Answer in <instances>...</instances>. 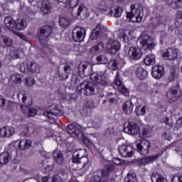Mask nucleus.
<instances>
[{"label": "nucleus", "mask_w": 182, "mask_h": 182, "mask_svg": "<svg viewBox=\"0 0 182 182\" xmlns=\"http://www.w3.org/2000/svg\"><path fill=\"white\" fill-rule=\"evenodd\" d=\"M151 147L150 141L147 139H142L140 143L136 144L137 152L141 156H147Z\"/></svg>", "instance_id": "obj_10"}, {"label": "nucleus", "mask_w": 182, "mask_h": 182, "mask_svg": "<svg viewBox=\"0 0 182 182\" xmlns=\"http://www.w3.org/2000/svg\"><path fill=\"white\" fill-rule=\"evenodd\" d=\"M15 134L14 127L6 126L0 129V137H11Z\"/></svg>", "instance_id": "obj_19"}, {"label": "nucleus", "mask_w": 182, "mask_h": 182, "mask_svg": "<svg viewBox=\"0 0 182 182\" xmlns=\"http://www.w3.org/2000/svg\"><path fill=\"white\" fill-rule=\"evenodd\" d=\"M159 177L160 174H159L157 172H152L151 174V180L152 182H157Z\"/></svg>", "instance_id": "obj_55"}, {"label": "nucleus", "mask_w": 182, "mask_h": 182, "mask_svg": "<svg viewBox=\"0 0 182 182\" xmlns=\"http://www.w3.org/2000/svg\"><path fill=\"white\" fill-rule=\"evenodd\" d=\"M182 6V0H175L173 9H180Z\"/></svg>", "instance_id": "obj_56"}, {"label": "nucleus", "mask_w": 182, "mask_h": 182, "mask_svg": "<svg viewBox=\"0 0 182 182\" xmlns=\"http://www.w3.org/2000/svg\"><path fill=\"white\" fill-rule=\"evenodd\" d=\"M91 79H93L97 85L106 87L109 85V80L103 74L94 73L91 75Z\"/></svg>", "instance_id": "obj_14"}, {"label": "nucleus", "mask_w": 182, "mask_h": 182, "mask_svg": "<svg viewBox=\"0 0 182 182\" xmlns=\"http://www.w3.org/2000/svg\"><path fill=\"white\" fill-rule=\"evenodd\" d=\"M70 23V22L69 21V19L65 17H60L59 19V25L61 28H68L69 27Z\"/></svg>", "instance_id": "obj_40"}, {"label": "nucleus", "mask_w": 182, "mask_h": 182, "mask_svg": "<svg viewBox=\"0 0 182 182\" xmlns=\"http://www.w3.org/2000/svg\"><path fill=\"white\" fill-rule=\"evenodd\" d=\"M174 79H176V70L174 69H171L168 77V80H169V82H173Z\"/></svg>", "instance_id": "obj_54"}, {"label": "nucleus", "mask_w": 182, "mask_h": 182, "mask_svg": "<svg viewBox=\"0 0 182 182\" xmlns=\"http://www.w3.org/2000/svg\"><path fill=\"white\" fill-rule=\"evenodd\" d=\"M102 121L100 118H95L92 121V126L95 129H99V127H102Z\"/></svg>", "instance_id": "obj_46"}, {"label": "nucleus", "mask_w": 182, "mask_h": 182, "mask_svg": "<svg viewBox=\"0 0 182 182\" xmlns=\"http://www.w3.org/2000/svg\"><path fill=\"white\" fill-rule=\"evenodd\" d=\"M146 106L139 105V107H136L135 112L137 116H144V114H146Z\"/></svg>", "instance_id": "obj_42"}, {"label": "nucleus", "mask_w": 182, "mask_h": 182, "mask_svg": "<svg viewBox=\"0 0 182 182\" xmlns=\"http://www.w3.org/2000/svg\"><path fill=\"white\" fill-rule=\"evenodd\" d=\"M109 66H110V69L112 70H115L117 68V61L114 60L109 63Z\"/></svg>", "instance_id": "obj_57"}, {"label": "nucleus", "mask_w": 182, "mask_h": 182, "mask_svg": "<svg viewBox=\"0 0 182 182\" xmlns=\"http://www.w3.org/2000/svg\"><path fill=\"white\" fill-rule=\"evenodd\" d=\"M32 146V141L28 139H21L18 144L19 150H26Z\"/></svg>", "instance_id": "obj_31"}, {"label": "nucleus", "mask_w": 182, "mask_h": 182, "mask_svg": "<svg viewBox=\"0 0 182 182\" xmlns=\"http://www.w3.org/2000/svg\"><path fill=\"white\" fill-rule=\"evenodd\" d=\"M175 25L177 28L182 25V11H178L176 14V22Z\"/></svg>", "instance_id": "obj_39"}, {"label": "nucleus", "mask_w": 182, "mask_h": 182, "mask_svg": "<svg viewBox=\"0 0 182 182\" xmlns=\"http://www.w3.org/2000/svg\"><path fill=\"white\" fill-rule=\"evenodd\" d=\"M151 75L154 79H161L164 76V68L161 65L152 67Z\"/></svg>", "instance_id": "obj_18"}, {"label": "nucleus", "mask_w": 182, "mask_h": 182, "mask_svg": "<svg viewBox=\"0 0 182 182\" xmlns=\"http://www.w3.org/2000/svg\"><path fill=\"white\" fill-rule=\"evenodd\" d=\"M90 68L87 67L86 64H79L78 65V72L79 73H83V75H87L89 73V70Z\"/></svg>", "instance_id": "obj_38"}, {"label": "nucleus", "mask_w": 182, "mask_h": 182, "mask_svg": "<svg viewBox=\"0 0 182 182\" xmlns=\"http://www.w3.org/2000/svg\"><path fill=\"white\" fill-rule=\"evenodd\" d=\"M144 63L146 66H150V65H154L156 63V55L154 54H149L146 55L144 60Z\"/></svg>", "instance_id": "obj_33"}, {"label": "nucleus", "mask_w": 182, "mask_h": 182, "mask_svg": "<svg viewBox=\"0 0 182 182\" xmlns=\"http://www.w3.org/2000/svg\"><path fill=\"white\" fill-rule=\"evenodd\" d=\"M86 36V29L77 26L73 29L72 38L74 42H83Z\"/></svg>", "instance_id": "obj_9"}, {"label": "nucleus", "mask_w": 182, "mask_h": 182, "mask_svg": "<svg viewBox=\"0 0 182 182\" xmlns=\"http://www.w3.org/2000/svg\"><path fill=\"white\" fill-rule=\"evenodd\" d=\"M120 48V43L116 40H109L106 44L107 52L109 55H116Z\"/></svg>", "instance_id": "obj_11"}, {"label": "nucleus", "mask_w": 182, "mask_h": 182, "mask_svg": "<svg viewBox=\"0 0 182 182\" xmlns=\"http://www.w3.org/2000/svg\"><path fill=\"white\" fill-rule=\"evenodd\" d=\"M25 28H26V21L23 19H18L17 23H16L15 29L17 31H23Z\"/></svg>", "instance_id": "obj_36"}, {"label": "nucleus", "mask_w": 182, "mask_h": 182, "mask_svg": "<svg viewBox=\"0 0 182 182\" xmlns=\"http://www.w3.org/2000/svg\"><path fill=\"white\" fill-rule=\"evenodd\" d=\"M31 107H28L26 105H21L20 109L22 112V113L24 114V116H26L28 117L29 114V109Z\"/></svg>", "instance_id": "obj_49"}, {"label": "nucleus", "mask_w": 182, "mask_h": 182, "mask_svg": "<svg viewBox=\"0 0 182 182\" xmlns=\"http://www.w3.org/2000/svg\"><path fill=\"white\" fill-rule=\"evenodd\" d=\"M77 93H85L86 96H91L92 95H97L102 92L97 84L90 81H82L80 85L77 86Z\"/></svg>", "instance_id": "obj_2"}, {"label": "nucleus", "mask_w": 182, "mask_h": 182, "mask_svg": "<svg viewBox=\"0 0 182 182\" xmlns=\"http://www.w3.org/2000/svg\"><path fill=\"white\" fill-rule=\"evenodd\" d=\"M122 13L123 9L117 6L111 7L108 11L109 15H111V16H114V18H120Z\"/></svg>", "instance_id": "obj_25"}, {"label": "nucleus", "mask_w": 182, "mask_h": 182, "mask_svg": "<svg viewBox=\"0 0 182 182\" xmlns=\"http://www.w3.org/2000/svg\"><path fill=\"white\" fill-rule=\"evenodd\" d=\"M141 39L140 44L141 49H144V50H153L154 49L156 43L151 36L144 33L141 35Z\"/></svg>", "instance_id": "obj_4"}, {"label": "nucleus", "mask_w": 182, "mask_h": 182, "mask_svg": "<svg viewBox=\"0 0 182 182\" xmlns=\"http://www.w3.org/2000/svg\"><path fill=\"white\" fill-rule=\"evenodd\" d=\"M63 180L59 176L55 175L53 177H50L49 179L48 177L42 178V182H63Z\"/></svg>", "instance_id": "obj_35"}, {"label": "nucleus", "mask_w": 182, "mask_h": 182, "mask_svg": "<svg viewBox=\"0 0 182 182\" xmlns=\"http://www.w3.org/2000/svg\"><path fill=\"white\" fill-rule=\"evenodd\" d=\"M66 132H68L72 137H77L78 140L83 141L85 146H92V141H90L89 139L85 137L83 132H82V127L77 123L73 122L72 124H68L66 127Z\"/></svg>", "instance_id": "obj_3"}, {"label": "nucleus", "mask_w": 182, "mask_h": 182, "mask_svg": "<svg viewBox=\"0 0 182 182\" xmlns=\"http://www.w3.org/2000/svg\"><path fill=\"white\" fill-rule=\"evenodd\" d=\"M136 75L139 79L143 80L147 77V70L141 67H139L136 70Z\"/></svg>", "instance_id": "obj_32"}, {"label": "nucleus", "mask_w": 182, "mask_h": 182, "mask_svg": "<svg viewBox=\"0 0 182 182\" xmlns=\"http://www.w3.org/2000/svg\"><path fill=\"white\" fill-rule=\"evenodd\" d=\"M99 36H100V33H99V31H96V30H92L90 34V38L91 41L97 39Z\"/></svg>", "instance_id": "obj_48"}, {"label": "nucleus", "mask_w": 182, "mask_h": 182, "mask_svg": "<svg viewBox=\"0 0 182 182\" xmlns=\"http://www.w3.org/2000/svg\"><path fill=\"white\" fill-rule=\"evenodd\" d=\"M129 36H132V31L131 30H125L124 32L122 33V38L124 41V42H129Z\"/></svg>", "instance_id": "obj_45"}, {"label": "nucleus", "mask_w": 182, "mask_h": 182, "mask_svg": "<svg viewBox=\"0 0 182 182\" xmlns=\"http://www.w3.org/2000/svg\"><path fill=\"white\" fill-rule=\"evenodd\" d=\"M162 56L166 60H176L178 58V51L176 48H168L163 53Z\"/></svg>", "instance_id": "obj_13"}, {"label": "nucleus", "mask_w": 182, "mask_h": 182, "mask_svg": "<svg viewBox=\"0 0 182 182\" xmlns=\"http://www.w3.org/2000/svg\"><path fill=\"white\" fill-rule=\"evenodd\" d=\"M98 9H100V11H103L104 12H106V11H109V7L107 6V5H106V3L102 2V3H100L98 5Z\"/></svg>", "instance_id": "obj_53"}, {"label": "nucleus", "mask_w": 182, "mask_h": 182, "mask_svg": "<svg viewBox=\"0 0 182 182\" xmlns=\"http://www.w3.org/2000/svg\"><path fill=\"white\" fill-rule=\"evenodd\" d=\"M171 182H182V176L175 175L171 178Z\"/></svg>", "instance_id": "obj_59"}, {"label": "nucleus", "mask_w": 182, "mask_h": 182, "mask_svg": "<svg viewBox=\"0 0 182 182\" xmlns=\"http://www.w3.org/2000/svg\"><path fill=\"white\" fill-rule=\"evenodd\" d=\"M95 106V101L93 100H90L86 103V107H89V109H93Z\"/></svg>", "instance_id": "obj_61"}, {"label": "nucleus", "mask_w": 182, "mask_h": 182, "mask_svg": "<svg viewBox=\"0 0 182 182\" xmlns=\"http://www.w3.org/2000/svg\"><path fill=\"white\" fill-rule=\"evenodd\" d=\"M160 43L161 45H163V43H167V33L164 31L161 33Z\"/></svg>", "instance_id": "obj_50"}, {"label": "nucleus", "mask_w": 182, "mask_h": 182, "mask_svg": "<svg viewBox=\"0 0 182 182\" xmlns=\"http://www.w3.org/2000/svg\"><path fill=\"white\" fill-rule=\"evenodd\" d=\"M69 5L70 8H76L79 5V0H70Z\"/></svg>", "instance_id": "obj_58"}, {"label": "nucleus", "mask_w": 182, "mask_h": 182, "mask_svg": "<svg viewBox=\"0 0 182 182\" xmlns=\"http://www.w3.org/2000/svg\"><path fill=\"white\" fill-rule=\"evenodd\" d=\"M23 52L22 50H19L18 49H14L10 52V55L11 58H15L16 59L21 58V55H22Z\"/></svg>", "instance_id": "obj_43"}, {"label": "nucleus", "mask_w": 182, "mask_h": 182, "mask_svg": "<svg viewBox=\"0 0 182 182\" xmlns=\"http://www.w3.org/2000/svg\"><path fill=\"white\" fill-rule=\"evenodd\" d=\"M40 70L41 66L35 62H31L29 64L23 63L20 66V71L22 73H39Z\"/></svg>", "instance_id": "obj_5"}, {"label": "nucleus", "mask_w": 182, "mask_h": 182, "mask_svg": "<svg viewBox=\"0 0 182 182\" xmlns=\"http://www.w3.org/2000/svg\"><path fill=\"white\" fill-rule=\"evenodd\" d=\"M99 52H102V50H105V43L103 42H100L97 45Z\"/></svg>", "instance_id": "obj_63"}, {"label": "nucleus", "mask_w": 182, "mask_h": 182, "mask_svg": "<svg viewBox=\"0 0 182 182\" xmlns=\"http://www.w3.org/2000/svg\"><path fill=\"white\" fill-rule=\"evenodd\" d=\"M53 9V6H52V3L49 1H43L42 2V5L41 7V11L45 15H49V14L52 13V10Z\"/></svg>", "instance_id": "obj_24"}, {"label": "nucleus", "mask_w": 182, "mask_h": 182, "mask_svg": "<svg viewBox=\"0 0 182 182\" xmlns=\"http://www.w3.org/2000/svg\"><path fill=\"white\" fill-rule=\"evenodd\" d=\"M43 167L47 173H50V171H53V162L51 161L44 160Z\"/></svg>", "instance_id": "obj_37"}, {"label": "nucleus", "mask_w": 182, "mask_h": 182, "mask_svg": "<svg viewBox=\"0 0 182 182\" xmlns=\"http://www.w3.org/2000/svg\"><path fill=\"white\" fill-rule=\"evenodd\" d=\"M107 99L109 100V103H114L117 99L116 98V94L109 92L106 96Z\"/></svg>", "instance_id": "obj_47"}, {"label": "nucleus", "mask_w": 182, "mask_h": 182, "mask_svg": "<svg viewBox=\"0 0 182 182\" xmlns=\"http://www.w3.org/2000/svg\"><path fill=\"white\" fill-rule=\"evenodd\" d=\"M90 52L92 53V55H96V53H100V52H99V47H97V46H94L90 49Z\"/></svg>", "instance_id": "obj_62"}, {"label": "nucleus", "mask_w": 182, "mask_h": 182, "mask_svg": "<svg viewBox=\"0 0 182 182\" xmlns=\"http://www.w3.org/2000/svg\"><path fill=\"white\" fill-rule=\"evenodd\" d=\"M181 90H180V85L178 84L172 87L166 92V97L170 102H177V100L181 97Z\"/></svg>", "instance_id": "obj_7"}, {"label": "nucleus", "mask_w": 182, "mask_h": 182, "mask_svg": "<svg viewBox=\"0 0 182 182\" xmlns=\"http://www.w3.org/2000/svg\"><path fill=\"white\" fill-rule=\"evenodd\" d=\"M9 160H11V154H9L8 151L2 152L0 154V164L2 166L8 164L9 163Z\"/></svg>", "instance_id": "obj_30"}, {"label": "nucleus", "mask_w": 182, "mask_h": 182, "mask_svg": "<svg viewBox=\"0 0 182 182\" xmlns=\"http://www.w3.org/2000/svg\"><path fill=\"white\" fill-rule=\"evenodd\" d=\"M134 109V105L130 100L126 101L122 105V110L125 114H132Z\"/></svg>", "instance_id": "obj_27"}, {"label": "nucleus", "mask_w": 182, "mask_h": 182, "mask_svg": "<svg viewBox=\"0 0 182 182\" xmlns=\"http://www.w3.org/2000/svg\"><path fill=\"white\" fill-rule=\"evenodd\" d=\"M82 18V19H85V18H87L89 16V13L87 12V8L85 6H80L77 11V17Z\"/></svg>", "instance_id": "obj_28"}, {"label": "nucleus", "mask_w": 182, "mask_h": 182, "mask_svg": "<svg viewBox=\"0 0 182 182\" xmlns=\"http://www.w3.org/2000/svg\"><path fill=\"white\" fill-rule=\"evenodd\" d=\"M52 33H53V28L50 26L46 25L38 29L37 38H38L39 41H46Z\"/></svg>", "instance_id": "obj_6"}, {"label": "nucleus", "mask_w": 182, "mask_h": 182, "mask_svg": "<svg viewBox=\"0 0 182 182\" xmlns=\"http://www.w3.org/2000/svg\"><path fill=\"white\" fill-rule=\"evenodd\" d=\"M63 112L58 107L50 111H45L43 112V116H46L50 120H56L59 116H62Z\"/></svg>", "instance_id": "obj_15"}, {"label": "nucleus", "mask_w": 182, "mask_h": 182, "mask_svg": "<svg viewBox=\"0 0 182 182\" xmlns=\"http://www.w3.org/2000/svg\"><path fill=\"white\" fill-rule=\"evenodd\" d=\"M104 134L105 137H109V136H112V134H114V128L108 127L107 129H105Z\"/></svg>", "instance_id": "obj_52"}, {"label": "nucleus", "mask_w": 182, "mask_h": 182, "mask_svg": "<svg viewBox=\"0 0 182 182\" xmlns=\"http://www.w3.org/2000/svg\"><path fill=\"white\" fill-rule=\"evenodd\" d=\"M176 127L177 129L182 127V117H180L177 121H176Z\"/></svg>", "instance_id": "obj_64"}, {"label": "nucleus", "mask_w": 182, "mask_h": 182, "mask_svg": "<svg viewBox=\"0 0 182 182\" xmlns=\"http://www.w3.org/2000/svg\"><path fill=\"white\" fill-rule=\"evenodd\" d=\"M125 182H137V176L136 173L133 171H129L127 175V177L124 178Z\"/></svg>", "instance_id": "obj_34"}, {"label": "nucleus", "mask_w": 182, "mask_h": 182, "mask_svg": "<svg viewBox=\"0 0 182 182\" xmlns=\"http://www.w3.org/2000/svg\"><path fill=\"white\" fill-rule=\"evenodd\" d=\"M12 45H14L12 38L6 36L0 35V46L1 48H11Z\"/></svg>", "instance_id": "obj_22"}, {"label": "nucleus", "mask_w": 182, "mask_h": 182, "mask_svg": "<svg viewBox=\"0 0 182 182\" xmlns=\"http://www.w3.org/2000/svg\"><path fill=\"white\" fill-rule=\"evenodd\" d=\"M140 15V9L136 8V5H131V11L127 14V18H130V19H133L135 18V21L134 22H141V17L139 18Z\"/></svg>", "instance_id": "obj_16"}, {"label": "nucleus", "mask_w": 182, "mask_h": 182, "mask_svg": "<svg viewBox=\"0 0 182 182\" xmlns=\"http://www.w3.org/2000/svg\"><path fill=\"white\" fill-rule=\"evenodd\" d=\"M23 78V75L21 74H15L11 75V80H13L14 83H16V84L22 83Z\"/></svg>", "instance_id": "obj_41"}, {"label": "nucleus", "mask_w": 182, "mask_h": 182, "mask_svg": "<svg viewBox=\"0 0 182 182\" xmlns=\"http://www.w3.org/2000/svg\"><path fill=\"white\" fill-rule=\"evenodd\" d=\"M97 62H98L100 65H106L108 62L107 57H106V55H100L97 57Z\"/></svg>", "instance_id": "obj_44"}, {"label": "nucleus", "mask_w": 182, "mask_h": 182, "mask_svg": "<svg viewBox=\"0 0 182 182\" xmlns=\"http://www.w3.org/2000/svg\"><path fill=\"white\" fill-rule=\"evenodd\" d=\"M114 83L118 86V90L120 93H127V88L124 85H123V82H122V79H120V74L119 72L117 73L114 80Z\"/></svg>", "instance_id": "obj_23"}, {"label": "nucleus", "mask_w": 182, "mask_h": 182, "mask_svg": "<svg viewBox=\"0 0 182 182\" xmlns=\"http://www.w3.org/2000/svg\"><path fill=\"white\" fill-rule=\"evenodd\" d=\"M129 55L131 59L134 60H139L140 58H141L143 53H141V50L139 48L131 47L129 50Z\"/></svg>", "instance_id": "obj_20"}, {"label": "nucleus", "mask_w": 182, "mask_h": 182, "mask_svg": "<svg viewBox=\"0 0 182 182\" xmlns=\"http://www.w3.org/2000/svg\"><path fill=\"white\" fill-rule=\"evenodd\" d=\"M63 71L64 72L60 73V71L58 70V75L60 80L65 81L69 79V75H70V66L65 65L63 67Z\"/></svg>", "instance_id": "obj_26"}, {"label": "nucleus", "mask_w": 182, "mask_h": 182, "mask_svg": "<svg viewBox=\"0 0 182 182\" xmlns=\"http://www.w3.org/2000/svg\"><path fill=\"white\" fill-rule=\"evenodd\" d=\"M25 83L26 86H33L35 85V79L32 77H27Z\"/></svg>", "instance_id": "obj_51"}, {"label": "nucleus", "mask_w": 182, "mask_h": 182, "mask_svg": "<svg viewBox=\"0 0 182 182\" xmlns=\"http://www.w3.org/2000/svg\"><path fill=\"white\" fill-rule=\"evenodd\" d=\"M53 157L55 163H57L59 166H63L65 164V156L63 153L60 151H54Z\"/></svg>", "instance_id": "obj_21"}, {"label": "nucleus", "mask_w": 182, "mask_h": 182, "mask_svg": "<svg viewBox=\"0 0 182 182\" xmlns=\"http://www.w3.org/2000/svg\"><path fill=\"white\" fill-rule=\"evenodd\" d=\"M160 157V155L156 154L151 156H146L143 159H138L136 160V164L138 166H146V164H149V163H153V161H156Z\"/></svg>", "instance_id": "obj_17"}, {"label": "nucleus", "mask_w": 182, "mask_h": 182, "mask_svg": "<svg viewBox=\"0 0 182 182\" xmlns=\"http://www.w3.org/2000/svg\"><path fill=\"white\" fill-rule=\"evenodd\" d=\"M71 161L73 166H76L77 170H82V168H88L90 166L89 163V158H87V151L85 149L75 151Z\"/></svg>", "instance_id": "obj_1"}, {"label": "nucleus", "mask_w": 182, "mask_h": 182, "mask_svg": "<svg viewBox=\"0 0 182 182\" xmlns=\"http://www.w3.org/2000/svg\"><path fill=\"white\" fill-rule=\"evenodd\" d=\"M124 132L131 136H137L140 133V127L136 122H126L124 124Z\"/></svg>", "instance_id": "obj_8"}, {"label": "nucleus", "mask_w": 182, "mask_h": 182, "mask_svg": "<svg viewBox=\"0 0 182 182\" xmlns=\"http://www.w3.org/2000/svg\"><path fill=\"white\" fill-rule=\"evenodd\" d=\"M36 113H37L36 109L32 107H30L28 117H33V116H36Z\"/></svg>", "instance_id": "obj_60"}, {"label": "nucleus", "mask_w": 182, "mask_h": 182, "mask_svg": "<svg viewBox=\"0 0 182 182\" xmlns=\"http://www.w3.org/2000/svg\"><path fill=\"white\" fill-rule=\"evenodd\" d=\"M4 23L9 31H12V29H15L16 25L15 20H14V18H12L10 16L4 18Z\"/></svg>", "instance_id": "obj_29"}, {"label": "nucleus", "mask_w": 182, "mask_h": 182, "mask_svg": "<svg viewBox=\"0 0 182 182\" xmlns=\"http://www.w3.org/2000/svg\"><path fill=\"white\" fill-rule=\"evenodd\" d=\"M118 151L122 157H132L134 154L132 145L122 144L119 146Z\"/></svg>", "instance_id": "obj_12"}]
</instances>
